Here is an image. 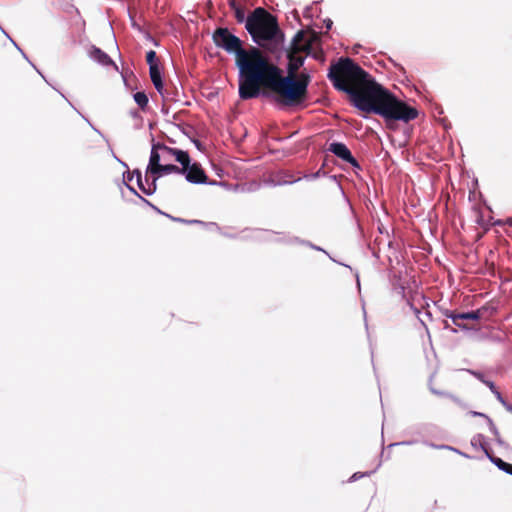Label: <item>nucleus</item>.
Returning <instances> with one entry per match:
<instances>
[{
    "label": "nucleus",
    "mask_w": 512,
    "mask_h": 512,
    "mask_svg": "<svg viewBox=\"0 0 512 512\" xmlns=\"http://www.w3.org/2000/svg\"><path fill=\"white\" fill-rule=\"evenodd\" d=\"M146 60H147L149 67L158 65L157 58H156V52L153 50H150L149 52H147Z\"/></svg>",
    "instance_id": "obj_20"
},
{
    "label": "nucleus",
    "mask_w": 512,
    "mask_h": 512,
    "mask_svg": "<svg viewBox=\"0 0 512 512\" xmlns=\"http://www.w3.org/2000/svg\"><path fill=\"white\" fill-rule=\"evenodd\" d=\"M155 89L160 93V94H163V89H164V86H163V81H162V78L161 79H157V80H154L152 81Z\"/></svg>",
    "instance_id": "obj_25"
},
{
    "label": "nucleus",
    "mask_w": 512,
    "mask_h": 512,
    "mask_svg": "<svg viewBox=\"0 0 512 512\" xmlns=\"http://www.w3.org/2000/svg\"><path fill=\"white\" fill-rule=\"evenodd\" d=\"M327 77L335 89L346 93L363 112L406 123L418 116L417 109L397 99L350 58H340L332 64Z\"/></svg>",
    "instance_id": "obj_1"
},
{
    "label": "nucleus",
    "mask_w": 512,
    "mask_h": 512,
    "mask_svg": "<svg viewBox=\"0 0 512 512\" xmlns=\"http://www.w3.org/2000/svg\"><path fill=\"white\" fill-rule=\"evenodd\" d=\"M426 445H428L429 447L431 448H435V449H448V450H453V451H456V449L452 448L451 446H448V445H436V444H433V443H428V442H425Z\"/></svg>",
    "instance_id": "obj_27"
},
{
    "label": "nucleus",
    "mask_w": 512,
    "mask_h": 512,
    "mask_svg": "<svg viewBox=\"0 0 512 512\" xmlns=\"http://www.w3.org/2000/svg\"><path fill=\"white\" fill-rule=\"evenodd\" d=\"M309 83L308 74L301 73L298 78L293 75L283 76L281 69L268 59L257 82L258 97L261 95V88H264L276 95L278 103L298 106L307 99Z\"/></svg>",
    "instance_id": "obj_3"
},
{
    "label": "nucleus",
    "mask_w": 512,
    "mask_h": 512,
    "mask_svg": "<svg viewBox=\"0 0 512 512\" xmlns=\"http://www.w3.org/2000/svg\"><path fill=\"white\" fill-rule=\"evenodd\" d=\"M297 53L291 51L289 53V65H288V75L295 76L296 71L304 64L305 58L302 56H297Z\"/></svg>",
    "instance_id": "obj_12"
},
{
    "label": "nucleus",
    "mask_w": 512,
    "mask_h": 512,
    "mask_svg": "<svg viewBox=\"0 0 512 512\" xmlns=\"http://www.w3.org/2000/svg\"><path fill=\"white\" fill-rule=\"evenodd\" d=\"M294 241H295V242H297V243H300V244H302V245H306V246H308V247H310V248H312V249H314V250L322 251V252H324V253L328 254L324 249H322V248H321V247H319V246H316V245L312 244V243H311V242H309V241L300 240V239H298V238H294Z\"/></svg>",
    "instance_id": "obj_21"
},
{
    "label": "nucleus",
    "mask_w": 512,
    "mask_h": 512,
    "mask_svg": "<svg viewBox=\"0 0 512 512\" xmlns=\"http://www.w3.org/2000/svg\"><path fill=\"white\" fill-rule=\"evenodd\" d=\"M155 89L160 93V94H163V89H164V86H163V81H162V78L161 79H157V80H154L152 81Z\"/></svg>",
    "instance_id": "obj_24"
},
{
    "label": "nucleus",
    "mask_w": 512,
    "mask_h": 512,
    "mask_svg": "<svg viewBox=\"0 0 512 512\" xmlns=\"http://www.w3.org/2000/svg\"><path fill=\"white\" fill-rule=\"evenodd\" d=\"M77 114H78V115H80V117H83V118L85 119V121H86V122L90 123V122H89V120H88L87 118H85V117L83 116V114H81V112H80V111H77Z\"/></svg>",
    "instance_id": "obj_44"
},
{
    "label": "nucleus",
    "mask_w": 512,
    "mask_h": 512,
    "mask_svg": "<svg viewBox=\"0 0 512 512\" xmlns=\"http://www.w3.org/2000/svg\"><path fill=\"white\" fill-rule=\"evenodd\" d=\"M212 40L216 47L236 56L235 64L239 70V97L242 100L257 98V82L268 58L256 47L244 49L241 39L232 34L228 28H217L212 34Z\"/></svg>",
    "instance_id": "obj_2"
},
{
    "label": "nucleus",
    "mask_w": 512,
    "mask_h": 512,
    "mask_svg": "<svg viewBox=\"0 0 512 512\" xmlns=\"http://www.w3.org/2000/svg\"><path fill=\"white\" fill-rule=\"evenodd\" d=\"M89 125L92 127V129H93L95 132H97L98 134H101V133H100V131H99L98 129H96L95 127H93V126H92V124H91V123H89Z\"/></svg>",
    "instance_id": "obj_46"
},
{
    "label": "nucleus",
    "mask_w": 512,
    "mask_h": 512,
    "mask_svg": "<svg viewBox=\"0 0 512 512\" xmlns=\"http://www.w3.org/2000/svg\"><path fill=\"white\" fill-rule=\"evenodd\" d=\"M133 174H135L137 176V185L143 193H145L146 195H152L156 191V182L152 181L151 184H149V186L146 188L142 181L141 172L138 170H135L133 172Z\"/></svg>",
    "instance_id": "obj_13"
},
{
    "label": "nucleus",
    "mask_w": 512,
    "mask_h": 512,
    "mask_svg": "<svg viewBox=\"0 0 512 512\" xmlns=\"http://www.w3.org/2000/svg\"><path fill=\"white\" fill-rule=\"evenodd\" d=\"M77 114H78V115H80V117H83V118L85 119V121H86V122L90 123V122H89V120H88L87 118H85V117L83 116V114H81V112H80V111H77Z\"/></svg>",
    "instance_id": "obj_43"
},
{
    "label": "nucleus",
    "mask_w": 512,
    "mask_h": 512,
    "mask_svg": "<svg viewBox=\"0 0 512 512\" xmlns=\"http://www.w3.org/2000/svg\"><path fill=\"white\" fill-rule=\"evenodd\" d=\"M130 191H132L134 194H136L139 198H141L143 201L147 202L143 197H141L136 190L133 187L127 186Z\"/></svg>",
    "instance_id": "obj_36"
},
{
    "label": "nucleus",
    "mask_w": 512,
    "mask_h": 512,
    "mask_svg": "<svg viewBox=\"0 0 512 512\" xmlns=\"http://www.w3.org/2000/svg\"><path fill=\"white\" fill-rule=\"evenodd\" d=\"M149 74H150L151 81L162 78L159 65L149 67Z\"/></svg>",
    "instance_id": "obj_19"
},
{
    "label": "nucleus",
    "mask_w": 512,
    "mask_h": 512,
    "mask_svg": "<svg viewBox=\"0 0 512 512\" xmlns=\"http://www.w3.org/2000/svg\"><path fill=\"white\" fill-rule=\"evenodd\" d=\"M473 374H474L478 379H480V380L483 382V380H484V379H483V377H482V374H480V373H476V372H474Z\"/></svg>",
    "instance_id": "obj_39"
},
{
    "label": "nucleus",
    "mask_w": 512,
    "mask_h": 512,
    "mask_svg": "<svg viewBox=\"0 0 512 512\" xmlns=\"http://www.w3.org/2000/svg\"><path fill=\"white\" fill-rule=\"evenodd\" d=\"M483 383H485L489 387V389L491 390V392L494 395H495V391H498V389L496 388L495 384L492 381L483 380Z\"/></svg>",
    "instance_id": "obj_30"
},
{
    "label": "nucleus",
    "mask_w": 512,
    "mask_h": 512,
    "mask_svg": "<svg viewBox=\"0 0 512 512\" xmlns=\"http://www.w3.org/2000/svg\"><path fill=\"white\" fill-rule=\"evenodd\" d=\"M400 292L403 294V297H405V287L404 286H400Z\"/></svg>",
    "instance_id": "obj_41"
},
{
    "label": "nucleus",
    "mask_w": 512,
    "mask_h": 512,
    "mask_svg": "<svg viewBox=\"0 0 512 512\" xmlns=\"http://www.w3.org/2000/svg\"><path fill=\"white\" fill-rule=\"evenodd\" d=\"M133 99L142 110L148 105V97L145 92H136L133 95Z\"/></svg>",
    "instance_id": "obj_16"
},
{
    "label": "nucleus",
    "mask_w": 512,
    "mask_h": 512,
    "mask_svg": "<svg viewBox=\"0 0 512 512\" xmlns=\"http://www.w3.org/2000/svg\"><path fill=\"white\" fill-rule=\"evenodd\" d=\"M88 55L91 60L102 66H109L113 64V61L110 58V56L96 46H92L89 49Z\"/></svg>",
    "instance_id": "obj_9"
},
{
    "label": "nucleus",
    "mask_w": 512,
    "mask_h": 512,
    "mask_svg": "<svg viewBox=\"0 0 512 512\" xmlns=\"http://www.w3.org/2000/svg\"><path fill=\"white\" fill-rule=\"evenodd\" d=\"M231 7L234 11V15L237 22L246 24L247 16L245 14V10L242 7L238 6L234 1L231 2Z\"/></svg>",
    "instance_id": "obj_15"
},
{
    "label": "nucleus",
    "mask_w": 512,
    "mask_h": 512,
    "mask_svg": "<svg viewBox=\"0 0 512 512\" xmlns=\"http://www.w3.org/2000/svg\"><path fill=\"white\" fill-rule=\"evenodd\" d=\"M185 179L187 182L192 184H208V185H216L218 184L216 181L208 182V178L204 172V170L197 163H190L184 173Z\"/></svg>",
    "instance_id": "obj_5"
},
{
    "label": "nucleus",
    "mask_w": 512,
    "mask_h": 512,
    "mask_svg": "<svg viewBox=\"0 0 512 512\" xmlns=\"http://www.w3.org/2000/svg\"><path fill=\"white\" fill-rule=\"evenodd\" d=\"M36 72H38V74H40L43 77V75L41 74V71H39V69H36Z\"/></svg>",
    "instance_id": "obj_50"
},
{
    "label": "nucleus",
    "mask_w": 512,
    "mask_h": 512,
    "mask_svg": "<svg viewBox=\"0 0 512 512\" xmlns=\"http://www.w3.org/2000/svg\"><path fill=\"white\" fill-rule=\"evenodd\" d=\"M472 415L473 416H481V417H487L486 415H484L483 413H480V412H472Z\"/></svg>",
    "instance_id": "obj_37"
},
{
    "label": "nucleus",
    "mask_w": 512,
    "mask_h": 512,
    "mask_svg": "<svg viewBox=\"0 0 512 512\" xmlns=\"http://www.w3.org/2000/svg\"><path fill=\"white\" fill-rule=\"evenodd\" d=\"M431 391H432L434 394H437V395H442V394H443L442 392L437 391V390H434V389H431Z\"/></svg>",
    "instance_id": "obj_45"
},
{
    "label": "nucleus",
    "mask_w": 512,
    "mask_h": 512,
    "mask_svg": "<svg viewBox=\"0 0 512 512\" xmlns=\"http://www.w3.org/2000/svg\"><path fill=\"white\" fill-rule=\"evenodd\" d=\"M318 176V173L313 174L311 177L316 178Z\"/></svg>",
    "instance_id": "obj_48"
},
{
    "label": "nucleus",
    "mask_w": 512,
    "mask_h": 512,
    "mask_svg": "<svg viewBox=\"0 0 512 512\" xmlns=\"http://www.w3.org/2000/svg\"><path fill=\"white\" fill-rule=\"evenodd\" d=\"M295 181H296V180H294V181H289L288 183H289V184H292V183H294Z\"/></svg>",
    "instance_id": "obj_51"
},
{
    "label": "nucleus",
    "mask_w": 512,
    "mask_h": 512,
    "mask_svg": "<svg viewBox=\"0 0 512 512\" xmlns=\"http://www.w3.org/2000/svg\"><path fill=\"white\" fill-rule=\"evenodd\" d=\"M453 312L449 311V310H445L443 311V315L447 318H449V314H452Z\"/></svg>",
    "instance_id": "obj_38"
},
{
    "label": "nucleus",
    "mask_w": 512,
    "mask_h": 512,
    "mask_svg": "<svg viewBox=\"0 0 512 512\" xmlns=\"http://www.w3.org/2000/svg\"><path fill=\"white\" fill-rule=\"evenodd\" d=\"M161 155H162V161L165 163H169L173 159L172 155L163 154V151L161 152Z\"/></svg>",
    "instance_id": "obj_31"
},
{
    "label": "nucleus",
    "mask_w": 512,
    "mask_h": 512,
    "mask_svg": "<svg viewBox=\"0 0 512 512\" xmlns=\"http://www.w3.org/2000/svg\"><path fill=\"white\" fill-rule=\"evenodd\" d=\"M493 339L498 342H501L503 340L502 337L500 336H493Z\"/></svg>",
    "instance_id": "obj_40"
},
{
    "label": "nucleus",
    "mask_w": 512,
    "mask_h": 512,
    "mask_svg": "<svg viewBox=\"0 0 512 512\" xmlns=\"http://www.w3.org/2000/svg\"><path fill=\"white\" fill-rule=\"evenodd\" d=\"M186 169H180V167L171 164V163H164L161 164V166L157 169V171L150 177L153 178V182H156L160 177L168 174H181L184 173Z\"/></svg>",
    "instance_id": "obj_11"
},
{
    "label": "nucleus",
    "mask_w": 512,
    "mask_h": 512,
    "mask_svg": "<svg viewBox=\"0 0 512 512\" xmlns=\"http://www.w3.org/2000/svg\"><path fill=\"white\" fill-rule=\"evenodd\" d=\"M162 148H167L165 145L154 144L151 148L149 163L146 169V177H151L157 169L161 166L162 161Z\"/></svg>",
    "instance_id": "obj_7"
},
{
    "label": "nucleus",
    "mask_w": 512,
    "mask_h": 512,
    "mask_svg": "<svg viewBox=\"0 0 512 512\" xmlns=\"http://www.w3.org/2000/svg\"><path fill=\"white\" fill-rule=\"evenodd\" d=\"M487 419V423H488V427H489V430L490 432L495 436V440L498 444L500 445H503L504 442L502 441V439L500 438V435H499V431L498 429L496 428V426L494 425L493 421L489 418V417H486Z\"/></svg>",
    "instance_id": "obj_17"
},
{
    "label": "nucleus",
    "mask_w": 512,
    "mask_h": 512,
    "mask_svg": "<svg viewBox=\"0 0 512 512\" xmlns=\"http://www.w3.org/2000/svg\"><path fill=\"white\" fill-rule=\"evenodd\" d=\"M174 221H178V222H184V223H201V221L199 220H190V221H187V220H184V219H181V218H175V217H171Z\"/></svg>",
    "instance_id": "obj_32"
},
{
    "label": "nucleus",
    "mask_w": 512,
    "mask_h": 512,
    "mask_svg": "<svg viewBox=\"0 0 512 512\" xmlns=\"http://www.w3.org/2000/svg\"><path fill=\"white\" fill-rule=\"evenodd\" d=\"M305 39V33L303 31H298L292 39L291 42V51L294 53H299L302 51H308L311 48V42L306 41L303 43Z\"/></svg>",
    "instance_id": "obj_10"
},
{
    "label": "nucleus",
    "mask_w": 512,
    "mask_h": 512,
    "mask_svg": "<svg viewBox=\"0 0 512 512\" xmlns=\"http://www.w3.org/2000/svg\"><path fill=\"white\" fill-rule=\"evenodd\" d=\"M495 397L508 411L512 412V405L508 404L504 400V398L502 397V395L499 391H495Z\"/></svg>",
    "instance_id": "obj_22"
},
{
    "label": "nucleus",
    "mask_w": 512,
    "mask_h": 512,
    "mask_svg": "<svg viewBox=\"0 0 512 512\" xmlns=\"http://www.w3.org/2000/svg\"><path fill=\"white\" fill-rule=\"evenodd\" d=\"M162 151L163 154L172 155L173 159L181 164L182 167H180V169H186V167H188L189 164L191 163V158L188 152L186 151L168 146L167 148H162Z\"/></svg>",
    "instance_id": "obj_8"
},
{
    "label": "nucleus",
    "mask_w": 512,
    "mask_h": 512,
    "mask_svg": "<svg viewBox=\"0 0 512 512\" xmlns=\"http://www.w3.org/2000/svg\"><path fill=\"white\" fill-rule=\"evenodd\" d=\"M192 142L194 143L195 147H196L198 150H200V151H201V150L203 149L202 144H201V142H200L199 140H197V139H193V140H192Z\"/></svg>",
    "instance_id": "obj_35"
},
{
    "label": "nucleus",
    "mask_w": 512,
    "mask_h": 512,
    "mask_svg": "<svg viewBox=\"0 0 512 512\" xmlns=\"http://www.w3.org/2000/svg\"><path fill=\"white\" fill-rule=\"evenodd\" d=\"M324 24H325L326 29L329 30V29H331L333 22L331 19H325Z\"/></svg>",
    "instance_id": "obj_34"
},
{
    "label": "nucleus",
    "mask_w": 512,
    "mask_h": 512,
    "mask_svg": "<svg viewBox=\"0 0 512 512\" xmlns=\"http://www.w3.org/2000/svg\"><path fill=\"white\" fill-rule=\"evenodd\" d=\"M246 30L254 43L270 52L278 51L284 43L276 17L262 7L247 16Z\"/></svg>",
    "instance_id": "obj_4"
},
{
    "label": "nucleus",
    "mask_w": 512,
    "mask_h": 512,
    "mask_svg": "<svg viewBox=\"0 0 512 512\" xmlns=\"http://www.w3.org/2000/svg\"><path fill=\"white\" fill-rule=\"evenodd\" d=\"M356 278H357V285L360 286V280H359L358 274H356Z\"/></svg>",
    "instance_id": "obj_47"
},
{
    "label": "nucleus",
    "mask_w": 512,
    "mask_h": 512,
    "mask_svg": "<svg viewBox=\"0 0 512 512\" xmlns=\"http://www.w3.org/2000/svg\"><path fill=\"white\" fill-rule=\"evenodd\" d=\"M36 72H38V74H40L43 77V75L41 74V71H39V69H36Z\"/></svg>",
    "instance_id": "obj_49"
},
{
    "label": "nucleus",
    "mask_w": 512,
    "mask_h": 512,
    "mask_svg": "<svg viewBox=\"0 0 512 512\" xmlns=\"http://www.w3.org/2000/svg\"><path fill=\"white\" fill-rule=\"evenodd\" d=\"M0 29H1L2 33H3V34H5V35L10 39V41L13 43V45H14V46H15V47H16V48L21 52L22 56H23L27 61H29L28 57H27V56H26V54L21 50V48L17 45V43H16L12 38H10V36L6 33V31H5L2 27H0Z\"/></svg>",
    "instance_id": "obj_26"
},
{
    "label": "nucleus",
    "mask_w": 512,
    "mask_h": 512,
    "mask_svg": "<svg viewBox=\"0 0 512 512\" xmlns=\"http://www.w3.org/2000/svg\"><path fill=\"white\" fill-rule=\"evenodd\" d=\"M459 313H452V314H449V318L453 321V323L455 325H457L458 327L462 328V324L459 322V320H462L461 317H458Z\"/></svg>",
    "instance_id": "obj_28"
},
{
    "label": "nucleus",
    "mask_w": 512,
    "mask_h": 512,
    "mask_svg": "<svg viewBox=\"0 0 512 512\" xmlns=\"http://www.w3.org/2000/svg\"><path fill=\"white\" fill-rule=\"evenodd\" d=\"M483 438H484V437H483V435H481V434H477V435H475V436L472 438V440H471V444H472L473 446H476L477 444L482 445V440H483ZM481 447L484 449V451H485V452L487 451L483 446H481Z\"/></svg>",
    "instance_id": "obj_23"
},
{
    "label": "nucleus",
    "mask_w": 512,
    "mask_h": 512,
    "mask_svg": "<svg viewBox=\"0 0 512 512\" xmlns=\"http://www.w3.org/2000/svg\"><path fill=\"white\" fill-rule=\"evenodd\" d=\"M77 114H78V115H80V117H83V118L85 119V121H86V122L90 123V122H89V120H88L87 118H85V117L83 116V114H81V112H80V111H77Z\"/></svg>",
    "instance_id": "obj_42"
},
{
    "label": "nucleus",
    "mask_w": 512,
    "mask_h": 512,
    "mask_svg": "<svg viewBox=\"0 0 512 512\" xmlns=\"http://www.w3.org/2000/svg\"><path fill=\"white\" fill-rule=\"evenodd\" d=\"M328 150L341 160L350 163L353 167L359 168L357 160L353 157L347 146L341 142H333Z\"/></svg>",
    "instance_id": "obj_6"
},
{
    "label": "nucleus",
    "mask_w": 512,
    "mask_h": 512,
    "mask_svg": "<svg viewBox=\"0 0 512 512\" xmlns=\"http://www.w3.org/2000/svg\"><path fill=\"white\" fill-rule=\"evenodd\" d=\"M486 455L488 456L490 461L493 464H495L501 471H504L505 473L512 475V464H509L500 458L490 456L488 451H486Z\"/></svg>",
    "instance_id": "obj_14"
},
{
    "label": "nucleus",
    "mask_w": 512,
    "mask_h": 512,
    "mask_svg": "<svg viewBox=\"0 0 512 512\" xmlns=\"http://www.w3.org/2000/svg\"><path fill=\"white\" fill-rule=\"evenodd\" d=\"M373 472H374V471H372V472H366V473H363V474H361V473H359V472L354 473V474L351 476L350 481H351V482L357 481L358 479H360V478H362V477H364V476H369V475H370V474H372Z\"/></svg>",
    "instance_id": "obj_29"
},
{
    "label": "nucleus",
    "mask_w": 512,
    "mask_h": 512,
    "mask_svg": "<svg viewBox=\"0 0 512 512\" xmlns=\"http://www.w3.org/2000/svg\"><path fill=\"white\" fill-rule=\"evenodd\" d=\"M458 317H461L462 320H478L481 317L480 310L459 313Z\"/></svg>",
    "instance_id": "obj_18"
},
{
    "label": "nucleus",
    "mask_w": 512,
    "mask_h": 512,
    "mask_svg": "<svg viewBox=\"0 0 512 512\" xmlns=\"http://www.w3.org/2000/svg\"><path fill=\"white\" fill-rule=\"evenodd\" d=\"M414 443H415V441H402V442H399V443L390 444L389 446L393 447V446H396V445H412Z\"/></svg>",
    "instance_id": "obj_33"
}]
</instances>
